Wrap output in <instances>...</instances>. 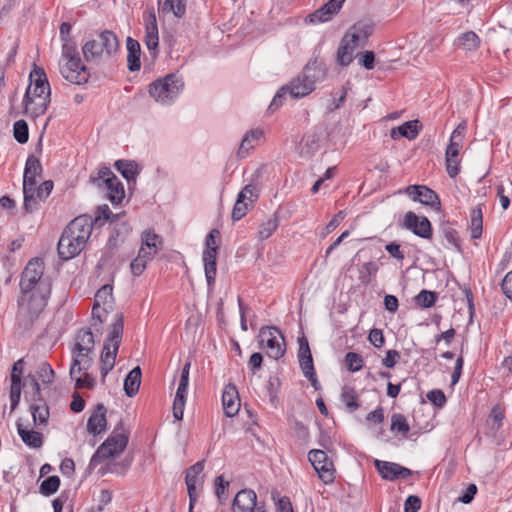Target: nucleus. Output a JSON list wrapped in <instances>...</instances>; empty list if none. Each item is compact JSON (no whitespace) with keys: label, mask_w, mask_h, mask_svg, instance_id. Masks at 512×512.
<instances>
[{"label":"nucleus","mask_w":512,"mask_h":512,"mask_svg":"<svg viewBox=\"0 0 512 512\" xmlns=\"http://www.w3.org/2000/svg\"><path fill=\"white\" fill-rule=\"evenodd\" d=\"M402 227L411 231L416 236L430 240L433 230L430 221L425 216H418L412 211H408L403 218Z\"/></svg>","instance_id":"13"},{"label":"nucleus","mask_w":512,"mask_h":512,"mask_svg":"<svg viewBox=\"0 0 512 512\" xmlns=\"http://www.w3.org/2000/svg\"><path fill=\"white\" fill-rule=\"evenodd\" d=\"M106 407L99 403L96 405L87 421V431L92 435H99L106 430Z\"/></svg>","instance_id":"25"},{"label":"nucleus","mask_w":512,"mask_h":512,"mask_svg":"<svg viewBox=\"0 0 512 512\" xmlns=\"http://www.w3.org/2000/svg\"><path fill=\"white\" fill-rule=\"evenodd\" d=\"M119 47L116 34L111 30H103L83 44L82 54L87 63L103 65L116 56Z\"/></svg>","instance_id":"2"},{"label":"nucleus","mask_w":512,"mask_h":512,"mask_svg":"<svg viewBox=\"0 0 512 512\" xmlns=\"http://www.w3.org/2000/svg\"><path fill=\"white\" fill-rule=\"evenodd\" d=\"M85 245L86 242L75 238L64 230L58 241L57 249L60 258L69 260L77 256L84 249Z\"/></svg>","instance_id":"16"},{"label":"nucleus","mask_w":512,"mask_h":512,"mask_svg":"<svg viewBox=\"0 0 512 512\" xmlns=\"http://www.w3.org/2000/svg\"><path fill=\"white\" fill-rule=\"evenodd\" d=\"M471 237L473 239H478L481 237L482 229H483V214L482 209L480 207L473 208L471 210Z\"/></svg>","instance_id":"46"},{"label":"nucleus","mask_w":512,"mask_h":512,"mask_svg":"<svg viewBox=\"0 0 512 512\" xmlns=\"http://www.w3.org/2000/svg\"><path fill=\"white\" fill-rule=\"evenodd\" d=\"M405 191L414 201H418L423 205L430 206L435 209L440 208L441 202L438 195L427 186L410 185Z\"/></svg>","instance_id":"17"},{"label":"nucleus","mask_w":512,"mask_h":512,"mask_svg":"<svg viewBox=\"0 0 512 512\" xmlns=\"http://www.w3.org/2000/svg\"><path fill=\"white\" fill-rule=\"evenodd\" d=\"M30 84L27 88H35L43 94H51L50 84L43 68L35 66L29 75Z\"/></svg>","instance_id":"33"},{"label":"nucleus","mask_w":512,"mask_h":512,"mask_svg":"<svg viewBox=\"0 0 512 512\" xmlns=\"http://www.w3.org/2000/svg\"><path fill=\"white\" fill-rule=\"evenodd\" d=\"M410 430V426L403 414L395 413L391 417V431L396 434L406 436Z\"/></svg>","instance_id":"48"},{"label":"nucleus","mask_w":512,"mask_h":512,"mask_svg":"<svg viewBox=\"0 0 512 512\" xmlns=\"http://www.w3.org/2000/svg\"><path fill=\"white\" fill-rule=\"evenodd\" d=\"M141 368L134 367L125 377L124 391L128 397H133L139 390L141 384Z\"/></svg>","instance_id":"40"},{"label":"nucleus","mask_w":512,"mask_h":512,"mask_svg":"<svg viewBox=\"0 0 512 512\" xmlns=\"http://www.w3.org/2000/svg\"><path fill=\"white\" fill-rule=\"evenodd\" d=\"M128 444V435L123 431L120 421L113 433L98 447L90 460V466L96 467L106 459L121 454Z\"/></svg>","instance_id":"5"},{"label":"nucleus","mask_w":512,"mask_h":512,"mask_svg":"<svg viewBox=\"0 0 512 512\" xmlns=\"http://www.w3.org/2000/svg\"><path fill=\"white\" fill-rule=\"evenodd\" d=\"M348 370L351 372H357L362 369L364 360L363 357L355 352H348L345 356Z\"/></svg>","instance_id":"59"},{"label":"nucleus","mask_w":512,"mask_h":512,"mask_svg":"<svg viewBox=\"0 0 512 512\" xmlns=\"http://www.w3.org/2000/svg\"><path fill=\"white\" fill-rule=\"evenodd\" d=\"M51 101V94H43L39 97L23 98L24 114L32 119L42 116L47 111Z\"/></svg>","instance_id":"21"},{"label":"nucleus","mask_w":512,"mask_h":512,"mask_svg":"<svg viewBox=\"0 0 512 512\" xmlns=\"http://www.w3.org/2000/svg\"><path fill=\"white\" fill-rule=\"evenodd\" d=\"M496 190H497L496 195L500 200L501 207L504 210H506L510 205L509 195H510V193H512V182L508 181L507 185H504L501 183V184L497 185Z\"/></svg>","instance_id":"55"},{"label":"nucleus","mask_w":512,"mask_h":512,"mask_svg":"<svg viewBox=\"0 0 512 512\" xmlns=\"http://www.w3.org/2000/svg\"><path fill=\"white\" fill-rule=\"evenodd\" d=\"M151 260V253H146L145 249H139L137 257L130 264L131 273L134 276H140Z\"/></svg>","instance_id":"44"},{"label":"nucleus","mask_w":512,"mask_h":512,"mask_svg":"<svg viewBox=\"0 0 512 512\" xmlns=\"http://www.w3.org/2000/svg\"><path fill=\"white\" fill-rule=\"evenodd\" d=\"M249 207H252L248 202H246L239 195L237 196L236 203L232 210V218L234 221H238L242 219L248 212Z\"/></svg>","instance_id":"58"},{"label":"nucleus","mask_w":512,"mask_h":512,"mask_svg":"<svg viewBox=\"0 0 512 512\" xmlns=\"http://www.w3.org/2000/svg\"><path fill=\"white\" fill-rule=\"evenodd\" d=\"M30 411L36 426L47 424L49 419V408L42 398H39L38 400L33 399V402L30 405Z\"/></svg>","instance_id":"35"},{"label":"nucleus","mask_w":512,"mask_h":512,"mask_svg":"<svg viewBox=\"0 0 512 512\" xmlns=\"http://www.w3.org/2000/svg\"><path fill=\"white\" fill-rule=\"evenodd\" d=\"M355 49H357V47H354L352 43L343 37L337 50V62L341 66H348L353 61Z\"/></svg>","instance_id":"42"},{"label":"nucleus","mask_w":512,"mask_h":512,"mask_svg":"<svg viewBox=\"0 0 512 512\" xmlns=\"http://www.w3.org/2000/svg\"><path fill=\"white\" fill-rule=\"evenodd\" d=\"M262 136L263 132L260 129H253L247 132L240 143L237 152L238 156L244 158L248 154L249 150L254 148Z\"/></svg>","instance_id":"39"},{"label":"nucleus","mask_w":512,"mask_h":512,"mask_svg":"<svg viewBox=\"0 0 512 512\" xmlns=\"http://www.w3.org/2000/svg\"><path fill=\"white\" fill-rule=\"evenodd\" d=\"M345 0H329L320 8L306 17V22L311 24L324 23L333 18L343 6Z\"/></svg>","instance_id":"19"},{"label":"nucleus","mask_w":512,"mask_h":512,"mask_svg":"<svg viewBox=\"0 0 512 512\" xmlns=\"http://www.w3.org/2000/svg\"><path fill=\"white\" fill-rule=\"evenodd\" d=\"M141 241L142 243L140 249H145L146 253H151L152 259L158 253V251L162 249V239L153 231H144L141 236Z\"/></svg>","instance_id":"34"},{"label":"nucleus","mask_w":512,"mask_h":512,"mask_svg":"<svg viewBox=\"0 0 512 512\" xmlns=\"http://www.w3.org/2000/svg\"><path fill=\"white\" fill-rule=\"evenodd\" d=\"M418 120L407 121L402 125L391 130V137L396 139L398 137H405L409 140L415 139L419 134Z\"/></svg>","instance_id":"38"},{"label":"nucleus","mask_w":512,"mask_h":512,"mask_svg":"<svg viewBox=\"0 0 512 512\" xmlns=\"http://www.w3.org/2000/svg\"><path fill=\"white\" fill-rule=\"evenodd\" d=\"M92 181L98 186H102V184L105 185L107 198L112 204H120L122 202L125 196L124 186L109 167L100 168L98 176L92 178Z\"/></svg>","instance_id":"9"},{"label":"nucleus","mask_w":512,"mask_h":512,"mask_svg":"<svg viewBox=\"0 0 512 512\" xmlns=\"http://www.w3.org/2000/svg\"><path fill=\"white\" fill-rule=\"evenodd\" d=\"M124 330V319L121 313L115 314L114 322L111 324L110 332L103 346L100 356V372L102 381L115 366L116 356L122 341Z\"/></svg>","instance_id":"4"},{"label":"nucleus","mask_w":512,"mask_h":512,"mask_svg":"<svg viewBox=\"0 0 512 512\" xmlns=\"http://www.w3.org/2000/svg\"><path fill=\"white\" fill-rule=\"evenodd\" d=\"M308 457L319 478L325 484L332 483L335 479V469L327 454L323 450H311Z\"/></svg>","instance_id":"12"},{"label":"nucleus","mask_w":512,"mask_h":512,"mask_svg":"<svg viewBox=\"0 0 512 512\" xmlns=\"http://www.w3.org/2000/svg\"><path fill=\"white\" fill-rule=\"evenodd\" d=\"M41 173L42 166L39 159L34 155H29L24 168V178H29L30 176L37 178L41 176Z\"/></svg>","instance_id":"50"},{"label":"nucleus","mask_w":512,"mask_h":512,"mask_svg":"<svg viewBox=\"0 0 512 512\" xmlns=\"http://www.w3.org/2000/svg\"><path fill=\"white\" fill-rule=\"evenodd\" d=\"M17 432L21 440L31 448H41L43 445V434L38 431L29 430L23 427L21 423H17Z\"/></svg>","instance_id":"37"},{"label":"nucleus","mask_w":512,"mask_h":512,"mask_svg":"<svg viewBox=\"0 0 512 512\" xmlns=\"http://www.w3.org/2000/svg\"><path fill=\"white\" fill-rule=\"evenodd\" d=\"M314 90L301 74L292 79L287 85L283 86L274 96L269 109L275 110L282 105L283 98L289 94L291 98L298 99L307 96Z\"/></svg>","instance_id":"8"},{"label":"nucleus","mask_w":512,"mask_h":512,"mask_svg":"<svg viewBox=\"0 0 512 512\" xmlns=\"http://www.w3.org/2000/svg\"><path fill=\"white\" fill-rule=\"evenodd\" d=\"M426 396L438 408H442L447 401L444 392L440 389L431 390Z\"/></svg>","instance_id":"64"},{"label":"nucleus","mask_w":512,"mask_h":512,"mask_svg":"<svg viewBox=\"0 0 512 512\" xmlns=\"http://www.w3.org/2000/svg\"><path fill=\"white\" fill-rule=\"evenodd\" d=\"M466 131V122L463 121L457 125V127L453 130L450 143L445 151V161H446V169L447 173L451 178H454L458 175L459 163L460 160L458 158L460 149L463 145V140L465 137Z\"/></svg>","instance_id":"7"},{"label":"nucleus","mask_w":512,"mask_h":512,"mask_svg":"<svg viewBox=\"0 0 512 512\" xmlns=\"http://www.w3.org/2000/svg\"><path fill=\"white\" fill-rule=\"evenodd\" d=\"M238 195L250 205H253L259 197V190L256 185L247 184L242 188Z\"/></svg>","instance_id":"60"},{"label":"nucleus","mask_w":512,"mask_h":512,"mask_svg":"<svg viewBox=\"0 0 512 512\" xmlns=\"http://www.w3.org/2000/svg\"><path fill=\"white\" fill-rule=\"evenodd\" d=\"M220 233L217 229H213L209 232L206 237V249L203 252V262H204V270L205 277L207 281V285L210 289L214 287L215 277L217 273V251L218 244L216 242V238L219 237Z\"/></svg>","instance_id":"10"},{"label":"nucleus","mask_w":512,"mask_h":512,"mask_svg":"<svg viewBox=\"0 0 512 512\" xmlns=\"http://www.w3.org/2000/svg\"><path fill=\"white\" fill-rule=\"evenodd\" d=\"M160 11L164 14L172 13L177 18L186 14V0H164L160 3Z\"/></svg>","instance_id":"41"},{"label":"nucleus","mask_w":512,"mask_h":512,"mask_svg":"<svg viewBox=\"0 0 512 512\" xmlns=\"http://www.w3.org/2000/svg\"><path fill=\"white\" fill-rule=\"evenodd\" d=\"M115 167L127 181L134 180L138 174V165L134 161L118 160Z\"/></svg>","instance_id":"45"},{"label":"nucleus","mask_w":512,"mask_h":512,"mask_svg":"<svg viewBox=\"0 0 512 512\" xmlns=\"http://www.w3.org/2000/svg\"><path fill=\"white\" fill-rule=\"evenodd\" d=\"M44 268L42 259L33 258L21 274L17 321L24 330L33 326L51 294V280L44 276Z\"/></svg>","instance_id":"1"},{"label":"nucleus","mask_w":512,"mask_h":512,"mask_svg":"<svg viewBox=\"0 0 512 512\" xmlns=\"http://www.w3.org/2000/svg\"><path fill=\"white\" fill-rule=\"evenodd\" d=\"M53 181L46 180L42 182L38 187L35 186V197L37 205L41 201H45L53 190Z\"/></svg>","instance_id":"61"},{"label":"nucleus","mask_w":512,"mask_h":512,"mask_svg":"<svg viewBox=\"0 0 512 512\" xmlns=\"http://www.w3.org/2000/svg\"><path fill=\"white\" fill-rule=\"evenodd\" d=\"M298 343V358L300 367L305 377H312L314 376L315 369L313 365V358L308 344V340L305 337H300L298 338Z\"/></svg>","instance_id":"28"},{"label":"nucleus","mask_w":512,"mask_h":512,"mask_svg":"<svg viewBox=\"0 0 512 512\" xmlns=\"http://www.w3.org/2000/svg\"><path fill=\"white\" fill-rule=\"evenodd\" d=\"M223 410L227 417L235 416L240 408V399L235 385L227 384L222 394Z\"/></svg>","instance_id":"24"},{"label":"nucleus","mask_w":512,"mask_h":512,"mask_svg":"<svg viewBox=\"0 0 512 512\" xmlns=\"http://www.w3.org/2000/svg\"><path fill=\"white\" fill-rule=\"evenodd\" d=\"M184 87L182 78L177 74H168L149 85V94L156 102L167 105L178 97Z\"/></svg>","instance_id":"6"},{"label":"nucleus","mask_w":512,"mask_h":512,"mask_svg":"<svg viewBox=\"0 0 512 512\" xmlns=\"http://www.w3.org/2000/svg\"><path fill=\"white\" fill-rule=\"evenodd\" d=\"M44 384H50L54 380V370L47 362H41L35 375Z\"/></svg>","instance_id":"56"},{"label":"nucleus","mask_w":512,"mask_h":512,"mask_svg":"<svg viewBox=\"0 0 512 512\" xmlns=\"http://www.w3.org/2000/svg\"><path fill=\"white\" fill-rule=\"evenodd\" d=\"M144 43L150 52L156 53L159 45V33L154 12L149 13L145 19Z\"/></svg>","instance_id":"26"},{"label":"nucleus","mask_w":512,"mask_h":512,"mask_svg":"<svg viewBox=\"0 0 512 512\" xmlns=\"http://www.w3.org/2000/svg\"><path fill=\"white\" fill-rule=\"evenodd\" d=\"M112 290L113 288L111 285L106 284L102 286L95 294L94 304L96 306H101V304L106 305L111 303Z\"/></svg>","instance_id":"57"},{"label":"nucleus","mask_w":512,"mask_h":512,"mask_svg":"<svg viewBox=\"0 0 512 512\" xmlns=\"http://www.w3.org/2000/svg\"><path fill=\"white\" fill-rule=\"evenodd\" d=\"M93 229L92 219L85 215L73 219L64 229L70 235L87 243Z\"/></svg>","instance_id":"22"},{"label":"nucleus","mask_w":512,"mask_h":512,"mask_svg":"<svg viewBox=\"0 0 512 512\" xmlns=\"http://www.w3.org/2000/svg\"><path fill=\"white\" fill-rule=\"evenodd\" d=\"M503 419H504V412H503L502 408L499 405H495L491 409V412L487 419V424L490 426V429L493 432H497L502 426Z\"/></svg>","instance_id":"52"},{"label":"nucleus","mask_w":512,"mask_h":512,"mask_svg":"<svg viewBox=\"0 0 512 512\" xmlns=\"http://www.w3.org/2000/svg\"><path fill=\"white\" fill-rule=\"evenodd\" d=\"M37 185V178L30 176L29 178L23 177V194H24V209L31 213L37 209V200L35 197V186Z\"/></svg>","instance_id":"31"},{"label":"nucleus","mask_w":512,"mask_h":512,"mask_svg":"<svg viewBox=\"0 0 512 512\" xmlns=\"http://www.w3.org/2000/svg\"><path fill=\"white\" fill-rule=\"evenodd\" d=\"M414 300L417 306L422 308H430L435 304L437 300V294L436 292L424 289L415 296Z\"/></svg>","instance_id":"51"},{"label":"nucleus","mask_w":512,"mask_h":512,"mask_svg":"<svg viewBox=\"0 0 512 512\" xmlns=\"http://www.w3.org/2000/svg\"><path fill=\"white\" fill-rule=\"evenodd\" d=\"M301 75L315 88V83L325 78L326 69L321 61L313 59L305 65Z\"/></svg>","instance_id":"30"},{"label":"nucleus","mask_w":512,"mask_h":512,"mask_svg":"<svg viewBox=\"0 0 512 512\" xmlns=\"http://www.w3.org/2000/svg\"><path fill=\"white\" fill-rule=\"evenodd\" d=\"M260 344L267 347L268 356L274 359L282 357L286 351L285 340L281 332L275 327H263L259 333Z\"/></svg>","instance_id":"11"},{"label":"nucleus","mask_w":512,"mask_h":512,"mask_svg":"<svg viewBox=\"0 0 512 512\" xmlns=\"http://www.w3.org/2000/svg\"><path fill=\"white\" fill-rule=\"evenodd\" d=\"M13 134L16 141L20 144H24L28 141L29 130L25 120H18L14 123Z\"/></svg>","instance_id":"53"},{"label":"nucleus","mask_w":512,"mask_h":512,"mask_svg":"<svg viewBox=\"0 0 512 512\" xmlns=\"http://www.w3.org/2000/svg\"><path fill=\"white\" fill-rule=\"evenodd\" d=\"M204 469V461H198L192 465L186 472L185 482L189 495L190 512L198 497V490L203 485L202 472Z\"/></svg>","instance_id":"14"},{"label":"nucleus","mask_w":512,"mask_h":512,"mask_svg":"<svg viewBox=\"0 0 512 512\" xmlns=\"http://www.w3.org/2000/svg\"><path fill=\"white\" fill-rule=\"evenodd\" d=\"M60 486V478L58 476H49L40 485V492L45 496L54 494Z\"/></svg>","instance_id":"54"},{"label":"nucleus","mask_w":512,"mask_h":512,"mask_svg":"<svg viewBox=\"0 0 512 512\" xmlns=\"http://www.w3.org/2000/svg\"><path fill=\"white\" fill-rule=\"evenodd\" d=\"M72 363L70 367V377L74 378L76 374L88 371L94 362L93 352L80 351L71 348Z\"/></svg>","instance_id":"23"},{"label":"nucleus","mask_w":512,"mask_h":512,"mask_svg":"<svg viewBox=\"0 0 512 512\" xmlns=\"http://www.w3.org/2000/svg\"><path fill=\"white\" fill-rule=\"evenodd\" d=\"M95 339L90 329H80L75 335V342L72 348L80 351L94 352Z\"/></svg>","instance_id":"36"},{"label":"nucleus","mask_w":512,"mask_h":512,"mask_svg":"<svg viewBox=\"0 0 512 512\" xmlns=\"http://www.w3.org/2000/svg\"><path fill=\"white\" fill-rule=\"evenodd\" d=\"M24 366V360L19 359L14 363L12 367L10 388V401L12 410L15 409L20 402Z\"/></svg>","instance_id":"20"},{"label":"nucleus","mask_w":512,"mask_h":512,"mask_svg":"<svg viewBox=\"0 0 512 512\" xmlns=\"http://www.w3.org/2000/svg\"><path fill=\"white\" fill-rule=\"evenodd\" d=\"M279 219L276 215H273L266 221L262 222L258 230V238L263 241L268 239L278 228Z\"/></svg>","instance_id":"47"},{"label":"nucleus","mask_w":512,"mask_h":512,"mask_svg":"<svg viewBox=\"0 0 512 512\" xmlns=\"http://www.w3.org/2000/svg\"><path fill=\"white\" fill-rule=\"evenodd\" d=\"M457 46L466 51H474L478 49L480 45V39L478 35L473 31H468L461 34L456 42Z\"/></svg>","instance_id":"43"},{"label":"nucleus","mask_w":512,"mask_h":512,"mask_svg":"<svg viewBox=\"0 0 512 512\" xmlns=\"http://www.w3.org/2000/svg\"><path fill=\"white\" fill-rule=\"evenodd\" d=\"M126 46H127V63H128V69L131 72L138 71L141 68V47L137 40L133 39L132 37H127L126 39Z\"/></svg>","instance_id":"32"},{"label":"nucleus","mask_w":512,"mask_h":512,"mask_svg":"<svg viewBox=\"0 0 512 512\" xmlns=\"http://www.w3.org/2000/svg\"><path fill=\"white\" fill-rule=\"evenodd\" d=\"M373 30L374 24L371 21L360 20L348 29L344 38L352 43L354 47H364Z\"/></svg>","instance_id":"15"},{"label":"nucleus","mask_w":512,"mask_h":512,"mask_svg":"<svg viewBox=\"0 0 512 512\" xmlns=\"http://www.w3.org/2000/svg\"><path fill=\"white\" fill-rule=\"evenodd\" d=\"M60 73L66 80L77 85L84 84L89 79L90 74L79 57L75 40L62 43Z\"/></svg>","instance_id":"3"},{"label":"nucleus","mask_w":512,"mask_h":512,"mask_svg":"<svg viewBox=\"0 0 512 512\" xmlns=\"http://www.w3.org/2000/svg\"><path fill=\"white\" fill-rule=\"evenodd\" d=\"M378 271V265L373 262L369 261L363 264L361 270H360V280L362 283L368 284L370 282V277L375 276Z\"/></svg>","instance_id":"63"},{"label":"nucleus","mask_w":512,"mask_h":512,"mask_svg":"<svg viewBox=\"0 0 512 512\" xmlns=\"http://www.w3.org/2000/svg\"><path fill=\"white\" fill-rule=\"evenodd\" d=\"M73 379L75 380V386L78 389H92L96 383L95 378L92 377L87 371L82 372L81 374H76Z\"/></svg>","instance_id":"62"},{"label":"nucleus","mask_w":512,"mask_h":512,"mask_svg":"<svg viewBox=\"0 0 512 512\" xmlns=\"http://www.w3.org/2000/svg\"><path fill=\"white\" fill-rule=\"evenodd\" d=\"M374 465L383 479L393 481L398 478L406 479L412 475V471L400 464L375 460Z\"/></svg>","instance_id":"18"},{"label":"nucleus","mask_w":512,"mask_h":512,"mask_svg":"<svg viewBox=\"0 0 512 512\" xmlns=\"http://www.w3.org/2000/svg\"><path fill=\"white\" fill-rule=\"evenodd\" d=\"M341 400L350 412L359 408L358 395L354 388L345 386L341 393Z\"/></svg>","instance_id":"49"},{"label":"nucleus","mask_w":512,"mask_h":512,"mask_svg":"<svg viewBox=\"0 0 512 512\" xmlns=\"http://www.w3.org/2000/svg\"><path fill=\"white\" fill-rule=\"evenodd\" d=\"M188 385H189V376L181 374L178 388H177L174 402H173V416L176 420L183 419Z\"/></svg>","instance_id":"27"},{"label":"nucleus","mask_w":512,"mask_h":512,"mask_svg":"<svg viewBox=\"0 0 512 512\" xmlns=\"http://www.w3.org/2000/svg\"><path fill=\"white\" fill-rule=\"evenodd\" d=\"M256 493L252 489L239 491L232 504L233 512H249L256 506Z\"/></svg>","instance_id":"29"}]
</instances>
